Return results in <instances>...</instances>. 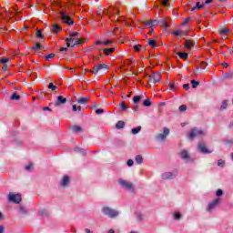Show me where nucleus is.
I'll list each match as a JSON object with an SVG mask.
<instances>
[{
  "label": "nucleus",
  "instance_id": "obj_46",
  "mask_svg": "<svg viewBox=\"0 0 233 233\" xmlns=\"http://www.w3.org/2000/svg\"><path fill=\"white\" fill-rule=\"evenodd\" d=\"M54 57H56V54L54 53H51L49 54L48 56H46V59H54Z\"/></svg>",
  "mask_w": 233,
  "mask_h": 233
},
{
  "label": "nucleus",
  "instance_id": "obj_39",
  "mask_svg": "<svg viewBox=\"0 0 233 233\" xmlns=\"http://www.w3.org/2000/svg\"><path fill=\"white\" fill-rule=\"evenodd\" d=\"M120 107H121L122 110H124V111L128 108V106H127V103H125V101L121 102Z\"/></svg>",
  "mask_w": 233,
  "mask_h": 233
},
{
  "label": "nucleus",
  "instance_id": "obj_5",
  "mask_svg": "<svg viewBox=\"0 0 233 233\" xmlns=\"http://www.w3.org/2000/svg\"><path fill=\"white\" fill-rule=\"evenodd\" d=\"M104 14L109 15L111 21H114V19H112V15L119 16V9L117 7H109L108 10L104 11Z\"/></svg>",
  "mask_w": 233,
  "mask_h": 233
},
{
  "label": "nucleus",
  "instance_id": "obj_37",
  "mask_svg": "<svg viewBox=\"0 0 233 233\" xmlns=\"http://www.w3.org/2000/svg\"><path fill=\"white\" fill-rule=\"evenodd\" d=\"M191 21L190 17L184 18L183 22L181 23L182 26L188 25V22Z\"/></svg>",
  "mask_w": 233,
  "mask_h": 233
},
{
  "label": "nucleus",
  "instance_id": "obj_27",
  "mask_svg": "<svg viewBox=\"0 0 233 233\" xmlns=\"http://www.w3.org/2000/svg\"><path fill=\"white\" fill-rule=\"evenodd\" d=\"M139 132H141V126H138L132 129V134H134V135L139 134Z\"/></svg>",
  "mask_w": 233,
  "mask_h": 233
},
{
  "label": "nucleus",
  "instance_id": "obj_57",
  "mask_svg": "<svg viewBox=\"0 0 233 233\" xmlns=\"http://www.w3.org/2000/svg\"><path fill=\"white\" fill-rule=\"evenodd\" d=\"M173 34L175 35H181V31L180 30H176V31L173 32Z\"/></svg>",
  "mask_w": 233,
  "mask_h": 233
},
{
  "label": "nucleus",
  "instance_id": "obj_32",
  "mask_svg": "<svg viewBox=\"0 0 233 233\" xmlns=\"http://www.w3.org/2000/svg\"><path fill=\"white\" fill-rule=\"evenodd\" d=\"M143 105H144V106H151L152 102L150 101V99H146L143 101Z\"/></svg>",
  "mask_w": 233,
  "mask_h": 233
},
{
  "label": "nucleus",
  "instance_id": "obj_56",
  "mask_svg": "<svg viewBox=\"0 0 233 233\" xmlns=\"http://www.w3.org/2000/svg\"><path fill=\"white\" fill-rule=\"evenodd\" d=\"M170 90H176V84H169Z\"/></svg>",
  "mask_w": 233,
  "mask_h": 233
},
{
  "label": "nucleus",
  "instance_id": "obj_26",
  "mask_svg": "<svg viewBox=\"0 0 233 233\" xmlns=\"http://www.w3.org/2000/svg\"><path fill=\"white\" fill-rule=\"evenodd\" d=\"M12 101H19L21 99V96L17 95V93H14L11 96Z\"/></svg>",
  "mask_w": 233,
  "mask_h": 233
},
{
  "label": "nucleus",
  "instance_id": "obj_61",
  "mask_svg": "<svg viewBox=\"0 0 233 233\" xmlns=\"http://www.w3.org/2000/svg\"><path fill=\"white\" fill-rule=\"evenodd\" d=\"M43 110H44V111L48 110L49 112H52V109H50V107H48V106H44V107H43Z\"/></svg>",
  "mask_w": 233,
  "mask_h": 233
},
{
  "label": "nucleus",
  "instance_id": "obj_43",
  "mask_svg": "<svg viewBox=\"0 0 233 233\" xmlns=\"http://www.w3.org/2000/svg\"><path fill=\"white\" fill-rule=\"evenodd\" d=\"M112 43H114V41H112V40L103 41V45H105V46H108L112 45Z\"/></svg>",
  "mask_w": 233,
  "mask_h": 233
},
{
  "label": "nucleus",
  "instance_id": "obj_52",
  "mask_svg": "<svg viewBox=\"0 0 233 233\" xmlns=\"http://www.w3.org/2000/svg\"><path fill=\"white\" fill-rule=\"evenodd\" d=\"M133 165H134V160H132V159L127 160L128 167H133Z\"/></svg>",
  "mask_w": 233,
  "mask_h": 233
},
{
  "label": "nucleus",
  "instance_id": "obj_48",
  "mask_svg": "<svg viewBox=\"0 0 233 233\" xmlns=\"http://www.w3.org/2000/svg\"><path fill=\"white\" fill-rule=\"evenodd\" d=\"M77 35H79V33H77V32H74V33L69 34V37H72V38L77 37Z\"/></svg>",
  "mask_w": 233,
  "mask_h": 233
},
{
  "label": "nucleus",
  "instance_id": "obj_20",
  "mask_svg": "<svg viewBox=\"0 0 233 233\" xmlns=\"http://www.w3.org/2000/svg\"><path fill=\"white\" fill-rule=\"evenodd\" d=\"M52 32L53 34H58L59 32H61V25H59L58 24L54 25Z\"/></svg>",
  "mask_w": 233,
  "mask_h": 233
},
{
  "label": "nucleus",
  "instance_id": "obj_10",
  "mask_svg": "<svg viewBox=\"0 0 233 233\" xmlns=\"http://www.w3.org/2000/svg\"><path fill=\"white\" fill-rule=\"evenodd\" d=\"M119 185H121V187H123L124 188H127V190H130L132 188H134V185L132 183H129L128 181L120 178L118 180Z\"/></svg>",
  "mask_w": 233,
  "mask_h": 233
},
{
  "label": "nucleus",
  "instance_id": "obj_15",
  "mask_svg": "<svg viewBox=\"0 0 233 233\" xmlns=\"http://www.w3.org/2000/svg\"><path fill=\"white\" fill-rule=\"evenodd\" d=\"M179 156L182 159L188 160L190 159V154H188V151L187 149H183L180 153Z\"/></svg>",
  "mask_w": 233,
  "mask_h": 233
},
{
  "label": "nucleus",
  "instance_id": "obj_53",
  "mask_svg": "<svg viewBox=\"0 0 233 233\" xmlns=\"http://www.w3.org/2000/svg\"><path fill=\"white\" fill-rule=\"evenodd\" d=\"M2 70H4V72H6L8 70V65L4 64V66H2Z\"/></svg>",
  "mask_w": 233,
  "mask_h": 233
},
{
  "label": "nucleus",
  "instance_id": "obj_3",
  "mask_svg": "<svg viewBox=\"0 0 233 233\" xmlns=\"http://www.w3.org/2000/svg\"><path fill=\"white\" fill-rule=\"evenodd\" d=\"M205 132L201 129H198V127H194L190 130V132L187 135V137L189 139H195V137H198V136H203Z\"/></svg>",
  "mask_w": 233,
  "mask_h": 233
},
{
  "label": "nucleus",
  "instance_id": "obj_18",
  "mask_svg": "<svg viewBox=\"0 0 233 233\" xmlns=\"http://www.w3.org/2000/svg\"><path fill=\"white\" fill-rule=\"evenodd\" d=\"M104 56H110L116 52V47H109L104 49Z\"/></svg>",
  "mask_w": 233,
  "mask_h": 233
},
{
  "label": "nucleus",
  "instance_id": "obj_28",
  "mask_svg": "<svg viewBox=\"0 0 233 233\" xmlns=\"http://www.w3.org/2000/svg\"><path fill=\"white\" fill-rule=\"evenodd\" d=\"M227 106H228V102H227V100H224L220 106V110L227 109Z\"/></svg>",
  "mask_w": 233,
  "mask_h": 233
},
{
  "label": "nucleus",
  "instance_id": "obj_55",
  "mask_svg": "<svg viewBox=\"0 0 233 233\" xmlns=\"http://www.w3.org/2000/svg\"><path fill=\"white\" fill-rule=\"evenodd\" d=\"M162 25L164 26V28L168 27V24L167 23V20L162 21Z\"/></svg>",
  "mask_w": 233,
  "mask_h": 233
},
{
  "label": "nucleus",
  "instance_id": "obj_60",
  "mask_svg": "<svg viewBox=\"0 0 233 233\" xmlns=\"http://www.w3.org/2000/svg\"><path fill=\"white\" fill-rule=\"evenodd\" d=\"M95 45H96V46L103 45V41H101V40L96 41Z\"/></svg>",
  "mask_w": 233,
  "mask_h": 233
},
{
  "label": "nucleus",
  "instance_id": "obj_4",
  "mask_svg": "<svg viewBox=\"0 0 233 233\" xmlns=\"http://www.w3.org/2000/svg\"><path fill=\"white\" fill-rule=\"evenodd\" d=\"M8 201H11V203H15L18 205L23 201V198H21V195L19 194H14V193H9L8 195Z\"/></svg>",
  "mask_w": 233,
  "mask_h": 233
},
{
  "label": "nucleus",
  "instance_id": "obj_13",
  "mask_svg": "<svg viewBox=\"0 0 233 233\" xmlns=\"http://www.w3.org/2000/svg\"><path fill=\"white\" fill-rule=\"evenodd\" d=\"M198 150L202 152V154H210L212 152L208 148H207V144L205 143L198 144Z\"/></svg>",
  "mask_w": 233,
  "mask_h": 233
},
{
  "label": "nucleus",
  "instance_id": "obj_12",
  "mask_svg": "<svg viewBox=\"0 0 233 233\" xmlns=\"http://www.w3.org/2000/svg\"><path fill=\"white\" fill-rule=\"evenodd\" d=\"M219 201H221V198H215L211 203H209L208 206V212L213 210V208H216V207L219 205Z\"/></svg>",
  "mask_w": 233,
  "mask_h": 233
},
{
  "label": "nucleus",
  "instance_id": "obj_16",
  "mask_svg": "<svg viewBox=\"0 0 233 233\" xmlns=\"http://www.w3.org/2000/svg\"><path fill=\"white\" fill-rule=\"evenodd\" d=\"M69 183H70V177H68V175L64 176L61 181V186L68 187Z\"/></svg>",
  "mask_w": 233,
  "mask_h": 233
},
{
  "label": "nucleus",
  "instance_id": "obj_34",
  "mask_svg": "<svg viewBox=\"0 0 233 233\" xmlns=\"http://www.w3.org/2000/svg\"><path fill=\"white\" fill-rule=\"evenodd\" d=\"M191 85L193 88H198V86H199V82L196 80H191Z\"/></svg>",
  "mask_w": 233,
  "mask_h": 233
},
{
  "label": "nucleus",
  "instance_id": "obj_33",
  "mask_svg": "<svg viewBox=\"0 0 233 233\" xmlns=\"http://www.w3.org/2000/svg\"><path fill=\"white\" fill-rule=\"evenodd\" d=\"M47 88H49V89L52 90L53 92H54L55 90H57V86H55L53 83H49Z\"/></svg>",
  "mask_w": 233,
  "mask_h": 233
},
{
  "label": "nucleus",
  "instance_id": "obj_51",
  "mask_svg": "<svg viewBox=\"0 0 233 233\" xmlns=\"http://www.w3.org/2000/svg\"><path fill=\"white\" fill-rule=\"evenodd\" d=\"M170 2V0H163L162 1V5L163 6H168V3Z\"/></svg>",
  "mask_w": 233,
  "mask_h": 233
},
{
  "label": "nucleus",
  "instance_id": "obj_6",
  "mask_svg": "<svg viewBox=\"0 0 233 233\" xmlns=\"http://www.w3.org/2000/svg\"><path fill=\"white\" fill-rule=\"evenodd\" d=\"M110 68L108 65L106 64H99L97 66H94L92 70H89L88 72H91V74H97L99 70H108Z\"/></svg>",
  "mask_w": 233,
  "mask_h": 233
},
{
  "label": "nucleus",
  "instance_id": "obj_23",
  "mask_svg": "<svg viewBox=\"0 0 233 233\" xmlns=\"http://www.w3.org/2000/svg\"><path fill=\"white\" fill-rule=\"evenodd\" d=\"M77 103H79L80 105H86V103H88V98L86 97H82V98H78Z\"/></svg>",
  "mask_w": 233,
  "mask_h": 233
},
{
  "label": "nucleus",
  "instance_id": "obj_63",
  "mask_svg": "<svg viewBox=\"0 0 233 233\" xmlns=\"http://www.w3.org/2000/svg\"><path fill=\"white\" fill-rule=\"evenodd\" d=\"M5 232V227L0 226V233H4Z\"/></svg>",
  "mask_w": 233,
  "mask_h": 233
},
{
  "label": "nucleus",
  "instance_id": "obj_36",
  "mask_svg": "<svg viewBox=\"0 0 233 233\" xmlns=\"http://www.w3.org/2000/svg\"><path fill=\"white\" fill-rule=\"evenodd\" d=\"M141 47H142L141 45H136V46H133V49H134L136 52H141Z\"/></svg>",
  "mask_w": 233,
  "mask_h": 233
},
{
  "label": "nucleus",
  "instance_id": "obj_54",
  "mask_svg": "<svg viewBox=\"0 0 233 233\" xmlns=\"http://www.w3.org/2000/svg\"><path fill=\"white\" fill-rule=\"evenodd\" d=\"M104 112H105V110L101 109V108L96 110V114H98V115L103 114Z\"/></svg>",
  "mask_w": 233,
  "mask_h": 233
},
{
  "label": "nucleus",
  "instance_id": "obj_41",
  "mask_svg": "<svg viewBox=\"0 0 233 233\" xmlns=\"http://www.w3.org/2000/svg\"><path fill=\"white\" fill-rule=\"evenodd\" d=\"M77 110L81 112V106L73 105V112H77Z\"/></svg>",
  "mask_w": 233,
  "mask_h": 233
},
{
  "label": "nucleus",
  "instance_id": "obj_35",
  "mask_svg": "<svg viewBox=\"0 0 233 233\" xmlns=\"http://www.w3.org/2000/svg\"><path fill=\"white\" fill-rule=\"evenodd\" d=\"M148 45L151 48H156V40H149Z\"/></svg>",
  "mask_w": 233,
  "mask_h": 233
},
{
  "label": "nucleus",
  "instance_id": "obj_17",
  "mask_svg": "<svg viewBox=\"0 0 233 233\" xmlns=\"http://www.w3.org/2000/svg\"><path fill=\"white\" fill-rule=\"evenodd\" d=\"M194 40H186L184 46L185 48H187V50H190V48H193L194 46Z\"/></svg>",
  "mask_w": 233,
  "mask_h": 233
},
{
  "label": "nucleus",
  "instance_id": "obj_42",
  "mask_svg": "<svg viewBox=\"0 0 233 233\" xmlns=\"http://www.w3.org/2000/svg\"><path fill=\"white\" fill-rule=\"evenodd\" d=\"M218 167H225V160L219 159L218 161Z\"/></svg>",
  "mask_w": 233,
  "mask_h": 233
},
{
  "label": "nucleus",
  "instance_id": "obj_38",
  "mask_svg": "<svg viewBox=\"0 0 233 233\" xmlns=\"http://www.w3.org/2000/svg\"><path fill=\"white\" fill-rule=\"evenodd\" d=\"M174 219H176V220L181 219V213H179V212H175V213H174Z\"/></svg>",
  "mask_w": 233,
  "mask_h": 233
},
{
  "label": "nucleus",
  "instance_id": "obj_50",
  "mask_svg": "<svg viewBox=\"0 0 233 233\" xmlns=\"http://www.w3.org/2000/svg\"><path fill=\"white\" fill-rule=\"evenodd\" d=\"M223 194V190L221 189H218L216 192V196H218V198H220V196Z\"/></svg>",
  "mask_w": 233,
  "mask_h": 233
},
{
  "label": "nucleus",
  "instance_id": "obj_14",
  "mask_svg": "<svg viewBox=\"0 0 233 233\" xmlns=\"http://www.w3.org/2000/svg\"><path fill=\"white\" fill-rule=\"evenodd\" d=\"M65 103H66V98L63 96H58L55 106H59V105H65Z\"/></svg>",
  "mask_w": 233,
  "mask_h": 233
},
{
  "label": "nucleus",
  "instance_id": "obj_47",
  "mask_svg": "<svg viewBox=\"0 0 233 233\" xmlns=\"http://www.w3.org/2000/svg\"><path fill=\"white\" fill-rule=\"evenodd\" d=\"M187 110V105H181L179 106V111L180 112H185Z\"/></svg>",
  "mask_w": 233,
  "mask_h": 233
},
{
  "label": "nucleus",
  "instance_id": "obj_31",
  "mask_svg": "<svg viewBox=\"0 0 233 233\" xmlns=\"http://www.w3.org/2000/svg\"><path fill=\"white\" fill-rule=\"evenodd\" d=\"M228 28H227V27H225V28H222L220 31H219V34H220V35H227L228 34Z\"/></svg>",
  "mask_w": 233,
  "mask_h": 233
},
{
  "label": "nucleus",
  "instance_id": "obj_22",
  "mask_svg": "<svg viewBox=\"0 0 233 233\" xmlns=\"http://www.w3.org/2000/svg\"><path fill=\"white\" fill-rule=\"evenodd\" d=\"M116 128H117V130L121 129V128H125V122L124 121H118L116 124Z\"/></svg>",
  "mask_w": 233,
  "mask_h": 233
},
{
  "label": "nucleus",
  "instance_id": "obj_2",
  "mask_svg": "<svg viewBox=\"0 0 233 233\" xmlns=\"http://www.w3.org/2000/svg\"><path fill=\"white\" fill-rule=\"evenodd\" d=\"M102 212L106 216H108V218H117V216H119V212H117L116 209H112V208L109 207H104Z\"/></svg>",
  "mask_w": 233,
  "mask_h": 233
},
{
  "label": "nucleus",
  "instance_id": "obj_7",
  "mask_svg": "<svg viewBox=\"0 0 233 233\" xmlns=\"http://www.w3.org/2000/svg\"><path fill=\"white\" fill-rule=\"evenodd\" d=\"M61 20L66 25H74V20H72V17H70L68 15H66L65 12L60 11Z\"/></svg>",
  "mask_w": 233,
  "mask_h": 233
},
{
  "label": "nucleus",
  "instance_id": "obj_21",
  "mask_svg": "<svg viewBox=\"0 0 233 233\" xmlns=\"http://www.w3.org/2000/svg\"><path fill=\"white\" fill-rule=\"evenodd\" d=\"M177 56L180 57V59H184L185 61H187V59H188V54H187V53L179 52V53H177Z\"/></svg>",
  "mask_w": 233,
  "mask_h": 233
},
{
  "label": "nucleus",
  "instance_id": "obj_29",
  "mask_svg": "<svg viewBox=\"0 0 233 233\" xmlns=\"http://www.w3.org/2000/svg\"><path fill=\"white\" fill-rule=\"evenodd\" d=\"M33 49L36 50V51H39V50H42L43 49V46H41L40 43H35Z\"/></svg>",
  "mask_w": 233,
  "mask_h": 233
},
{
  "label": "nucleus",
  "instance_id": "obj_58",
  "mask_svg": "<svg viewBox=\"0 0 233 233\" xmlns=\"http://www.w3.org/2000/svg\"><path fill=\"white\" fill-rule=\"evenodd\" d=\"M183 88H184L185 90H188V88H190V85H188V84H184V85H183Z\"/></svg>",
  "mask_w": 233,
  "mask_h": 233
},
{
  "label": "nucleus",
  "instance_id": "obj_62",
  "mask_svg": "<svg viewBox=\"0 0 233 233\" xmlns=\"http://www.w3.org/2000/svg\"><path fill=\"white\" fill-rule=\"evenodd\" d=\"M85 232H86V233H94V231L90 230V228H86V229H85Z\"/></svg>",
  "mask_w": 233,
  "mask_h": 233
},
{
  "label": "nucleus",
  "instance_id": "obj_45",
  "mask_svg": "<svg viewBox=\"0 0 233 233\" xmlns=\"http://www.w3.org/2000/svg\"><path fill=\"white\" fill-rule=\"evenodd\" d=\"M34 168V164L30 163L27 166H25V170H32Z\"/></svg>",
  "mask_w": 233,
  "mask_h": 233
},
{
  "label": "nucleus",
  "instance_id": "obj_8",
  "mask_svg": "<svg viewBox=\"0 0 233 233\" xmlns=\"http://www.w3.org/2000/svg\"><path fill=\"white\" fill-rule=\"evenodd\" d=\"M170 134V129L168 127L163 128V133H160L157 135V141H165L167 139V137Z\"/></svg>",
  "mask_w": 233,
  "mask_h": 233
},
{
  "label": "nucleus",
  "instance_id": "obj_30",
  "mask_svg": "<svg viewBox=\"0 0 233 233\" xmlns=\"http://www.w3.org/2000/svg\"><path fill=\"white\" fill-rule=\"evenodd\" d=\"M36 37H38L39 39H44L45 35H43V32L41 30H37L35 33Z\"/></svg>",
  "mask_w": 233,
  "mask_h": 233
},
{
  "label": "nucleus",
  "instance_id": "obj_1",
  "mask_svg": "<svg viewBox=\"0 0 233 233\" xmlns=\"http://www.w3.org/2000/svg\"><path fill=\"white\" fill-rule=\"evenodd\" d=\"M66 46H72L74 48V46H79V45H83L85 43V39L67 37L66 38Z\"/></svg>",
  "mask_w": 233,
  "mask_h": 233
},
{
  "label": "nucleus",
  "instance_id": "obj_59",
  "mask_svg": "<svg viewBox=\"0 0 233 233\" xmlns=\"http://www.w3.org/2000/svg\"><path fill=\"white\" fill-rule=\"evenodd\" d=\"M60 52H68V48L66 47H61Z\"/></svg>",
  "mask_w": 233,
  "mask_h": 233
},
{
  "label": "nucleus",
  "instance_id": "obj_44",
  "mask_svg": "<svg viewBox=\"0 0 233 233\" xmlns=\"http://www.w3.org/2000/svg\"><path fill=\"white\" fill-rule=\"evenodd\" d=\"M8 61H10V58H1L0 59V63H2V65H6V63H8Z\"/></svg>",
  "mask_w": 233,
  "mask_h": 233
},
{
  "label": "nucleus",
  "instance_id": "obj_40",
  "mask_svg": "<svg viewBox=\"0 0 233 233\" xmlns=\"http://www.w3.org/2000/svg\"><path fill=\"white\" fill-rule=\"evenodd\" d=\"M133 101H134V103H139V101H141V96H135L133 97Z\"/></svg>",
  "mask_w": 233,
  "mask_h": 233
},
{
  "label": "nucleus",
  "instance_id": "obj_24",
  "mask_svg": "<svg viewBox=\"0 0 233 233\" xmlns=\"http://www.w3.org/2000/svg\"><path fill=\"white\" fill-rule=\"evenodd\" d=\"M71 128L73 132H83V127L80 126H72Z\"/></svg>",
  "mask_w": 233,
  "mask_h": 233
},
{
  "label": "nucleus",
  "instance_id": "obj_49",
  "mask_svg": "<svg viewBox=\"0 0 233 233\" xmlns=\"http://www.w3.org/2000/svg\"><path fill=\"white\" fill-rule=\"evenodd\" d=\"M207 66H208L207 62H201L200 63V68L205 69V68H207Z\"/></svg>",
  "mask_w": 233,
  "mask_h": 233
},
{
  "label": "nucleus",
  "instance_id": "obj_64",
  "mask_svg": "<svg viewBox=\"0 0 233 233\" xmlns=\"http://www.w3.org/2000/svg\"><path fill=\"white\" fill-rule=\"evenodd\" d=\"M222 66H224V68H228V64L227 62H224V63L222 64Z\"/></svg>",
  "mask_w": 233,
  "mask_h": 233
},
{
  "label": "nucleus",
  "instance_id": "obj_25",
  "mask_svg": "<svg viewBox=\"0 0 233 233\" xmlns=\"http://www.w3.org/2000/svg\"><path fill=\"white\" fill-rule=\"evenodd\" d=\"M135 161L137 163V165H141V163H143V156L137 155L135 158Z\"/></svg>",
  "mask_w": 233,
  "mask_h": 233
},
{
  "label": "nucleus",
  "instance_id": "obj_9",
  "mask_svg": "<svg viewBox=\"0 0 233 233\" xmlns=\"http://www.w3.org/2000/svg\"><path fill=\"white\" fill-rule=\"evenodd\" d=\"M161 81V74L159 73H153L151 76H149V83H159Z\"/></svg>",
  "mask_w": 233,
  "mask_h": 233
},
{
  "label": "nucleus",
  "instance_id": "obj_11",
  "mask_svg": "<svg viewBox=\"0 0 233 233\" xmlns=\"http://www.w3.org/2000/svg\"><path fill=\"white\" fill-rule=\"evenodd\" d=\"M142 23L143 25L147 26V28H152V26H157V25H159L158 20H148V21H144Z\"/></svg>",
  "mask_w": 233,
  "mask_h": 233
},
{
  "label": "nucleus",
  "instance_id": "obj_19",
  "mask_svg": "<svg viewBox=\"0 0 233 233\" xmlns=\"http://www.w3.org/2000/svg\"><path fill=\"white\" fill-rule=\"evenodd\" d=\"M204 6H205L204 4L201 5L199 2H197L196 5L191 8V12H194V10H202Z\"/></svg>",
  "mask_w": 233,
  "mask_h": 233
}]
</instances>
